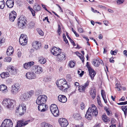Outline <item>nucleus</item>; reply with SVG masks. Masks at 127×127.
Wrapping results in <instances>:
<instances>
[{
	"mask_svg": "<svg viewBox=\"0 0 127 127\" xmlns=\"http://www.w3.org/2000/svg\"><path fill=\"white\" fill-rule=\"evenodd\" d=\"M92 107L89 108L85 115V118L88 120H91L92 119L93 116H96L98 114L97 108L94 104L91 105Z\"/></svg>",
	"mask_w": 127,
	"mask_h": 127,
	"instance_id": "obj_1",
	"label": "nucleus"
},
{
	"mask_svg": "<svg viewBox=\"0 0 127 127\" xmlns=\"http://www.w3.org/2000/svg\"><path fill=\"white\" fill-rule=\"evenodd\" d=\"M57 86L60 90L65 92L68 88V85L64 79H62L56 83Z\"/></svg>",
	"mask_w": 127,
	"mask_h": 127,
	"instance_id": "obj_2",
	"label": "nucleus"
},
{
	"mask_svg": "<svg viewBox=\"0 0 127 127\" xmlns=\"http://www.w3.org/2000/svg\"><path fill=\"white\" fill-rule=\"evenodd\" d=\"M15 101L14 100L10 99H4L2 101L3 105L7 108L11 109L14 106Z\"/></svg>",
	"mask_w": 127,
	"mask_h": 127,
	"instance_id": "obj_3",
	"label": "nucleus"
},
{
	"mask_svg": "<svg viewBox=\"0 0 127 127\" xmlns=\"http://www.w3.org/2000/svg\"><path fill=\"white\" fill-rule=\"evenodd\" d=\"M47 100V96L45 95H39L36 100V103L37 104H45Z\"/></svg>",
	"mask_w": 127,
	"mask_h": 127,
	"instance_id": "obj_4",
	"label": "nucleus"
},
{
	"mask_svg": "<svg viewBox=\"0 0 127 127\" xmlns=\"http://www.w3.org/2000/svg\"><path fill=\"white\" fill-rule=\"evenodd\" d=\"M26 106L24 104L19 105L18 108H17L16 112L18 113L20 115H22L25 112L26 110Z\"/></svg>",
	"mask_w": 127,
	"mask_h": 127,
	"instance_id": "obj_5",
	"label": "nucleus"
},
{
	"mask_svg": "<svg viewBox=\"0 0 127 127\" xmlns=\"http://www.w3.org/2000/svg\"><path fill=\"white\" fill-rule=\"evenodd\" d=\"M20 44L23 46L27 44L28 42V38L25 34H22L19 39Z\"/></svg>",
	"mask_w": 127,
	"mask_h": 127,
	"instance_id": "obj_6",
	"label": "nucleus"
},
{
	"mask_svg": "<svg viewBox=\"0 0 127 127\" xmlns=\"http://www.w3.org/2000/svg\"><path fill=\"white\" fill-rule=\"evenodd\" d=\"M20 88V85L18 83H16L12 86L11 93L14 95L16 94L19 91Z\"/></svg>",
	"mask_w": 127,
	"mask_h": 127,
	"instance_id": "obj_7",
	"label": "nucleus"
},
{
	"mask_svg": "<svg viewBox=\"0 0 127 127\" xmlns=\"http://www.w3.org/2000/svg\"><path fill=\"white\" fill-rule=\"evenodd\" d=\"M13 123L9 119H5L2 122L0 127H12Z\"/></svg>",
	"mask_w": 127,
	"mask_h": 127,
	"instance_id": "obj_8",
	"label": "nucleus"
},
{
	"mask_svg": "<svg viewBox=\"0 0 127 127\" xmlns=\"http://www.w3.org/2000/svg\"><path fill=\"white\" fill-rule=\"evenodd\" d=\"M32 69V71L36 74H39L43 71L42 68L38 65L33 66Z\"/></svg>",
	"mask_w": 127,
	"mask_h": 127,
	"instance_id": "obj_9",
	"label": "nucleus"
},
{
	"mask_svg": "<svg viewBox=\"0 0 127 127\" xmlns=\"http://www.w3.org/2000/svg\"><path fill=\"white\" fill-rule=\"evenodd\" d=\"M26 20L24 19H21L20 18L18 23V27L22 29L26 27Z\"/></svg>",
	"mask_w": 127,
	"mask_h": 127,
	"instance_id": "obj_10",
	"label": "nucleus"
},
{
	"mask_svg": "<svg viewBox=\"0 0 127 127\" xmlns=\"http://www.w3.org/2000/svg\"><path fill=\"white\" fill-rule=\"evenodd\" d=\"M62 50L59 47L57 48L55 47H54L52 49L51 52L54 55L57 56L60 53L62 52Z\"/></svg>",
	"mask_w": 127,
	"mask_h": 127,
	"instance_id": "obj_11",
	"label": "nucleus"
},
{
	"mask_svg": "<svg viewBox=\"0 0 127 127\" xmlns=\"http://www.w3.org/2000/svg\"><path fill=\"white\" fill-rule=\"evenodd\" d=\"M59 122L61 126L63 127H66L68 124L66 119L62 118L59 119Z\"/></svg>",
	"mask_w": 127,
	"mask_h": 127,
	"instance_id": "obj_12",
	"label": "nucleus"
},
{
	"mask_svg": "<svg viewBox=\"0 0 127 127\" xmlns=\"http://www.w3.org/2000/svg\"><path fill=\"white\" fill-rule=\"evenodd\" d=\"M26 76L27 79H31L35 78L36 77V75L32 69L31 71L28 72L26 74Z\"/></svg>",
	"mask_w": 127,
	"mask_h": 127,
	"instance_id": "obj_13",
	"label": "nucleus"
},
{
	"mask_svg": "<svg viewBox=\"0 0 127 127\" xmlns=\"http://www.w3.org/2000/svg\"><path fill=\"white\" fill-rule=\"evenodd\" d=\"M7 69L10 73L12 75H15L17 73V70L12 66L9 65L8 66Z\"/></svg>",
	"mask_w": 127,
	"mask_h": 127,
	"instance_id": "obj_14",
	"label": "nucleus"
},
{
	"mask_svg": "<svg viewBox=\"0 0 127 127\" xmlns=\"http://www.w3.org/2000/svg\"><path fill=\"white\" fill-rule=\"evenodd\" d=\"M38 105H39L38 107L39 111L42 112L47 111V107L45 104Z\"/></svg>",
	"mask_w": 127,
	"mask_h": 127,
	"instance_id": "obj_15",
	"label": "nucleus"
},
{
	"mask_svg": "<svg viewBox=\"0 0 127 127\" xmlns=\"http://www.w3.org/2000/svg\"><path fill=\"white\" fill-rule=\"evenodd\" d=\"M28 94L26 93H24L21 95L20 97V99L22 101H27L29 98Z\"/></svg>",
	"mask_w": 127,
	"mask_h": 127,
	"instance_id": "obj_16",
	"label": "nucleus"
},
{
	"mask_svg": "<svg viewBox=\"0 0 127 127\" xmlns=\"http://www.w3.org/2000/svg\"><path fill=\"white\" fill-rule=\"evenodd\" d=\"M16 13L14 11H11L9 14V20L11 22L14 21L16 17Z\"/></svg>",
	"mask_w": 127,
	"mask_h": 127,
	"instance_id": "obj_17",
	"label": "nucleus"
},
{
	"mask_svg": "<svg viewBox=\"0 0 127 127\" xmlns=\"http://www.w3.org/2000/svg\"><path fill=\"white\" fill-rule=\"evenodd\" d=\"M93 64L96 67H98L100 64H101L102 61L99 58H98L97 59L93 60Z\"/></svg>",
	"mask_w": 127,
	"mask_h": 127,
	"instance_id": "obj_18",
	"label": "nucleus"
},
{
	"mask_svg": "<svg viewBox=\"0 0 127 127\" xmlns=\"http://www.w3.org/2000/svg\"><path fill=\"white\" fill-rule=\"evenodd\" d=\"M89 84V82L87 81L84 85H81L79 87L78 89L79 91L81 92L85 91L86 89L88 88Z\"/></svg>",
	"mask_w": 127,
	"mask_h": 127,
	"instance_id": "obj_19",
	"label": "nucleus"
},
{
	"mask_svg": "<svg viewBox=\"0 0 127 127\" xmlns=\"http://www.w3.org/2000/svg\"><path fill=\"white\" fill-rule=\"evenodd\" d=\"M34 62H29L25 63L23 64L24 68L26 69H29L34 64Z\"/></svg>",
	"mask_w": 127,
	"mask_h": 127,
	"instance_id": "obj_20",
	"label": "nucleus"
},
{
	"mask_svg": "<svg viewBox=\"0 0 127 127\" xmlns=\"http://www.w3.org/2000/svg\"><path fill=\"white\" fill-rule=\"evenodd\" d=\"M58 98L59 101L65 103L67 101L66 97L64 95H60L58 96Z\"/></svg>",
	"mask_w": 127,
	"mask_h": 127,
	"instance_id": "obj_21",
	"label": "nucleus"
},
{
	"mask_svg": "<svg viewBox=\"0 0 127 127\" xmlns=\"http://www.w3.org/2000/svg\"><path fill=\"white\" fill-rule=\"evenodd\" d=\"M57 56L58 60L60 61L62 60H64L65 59V54L63 52H61Z\"/></svg>",
	"mask_w": 127,
	"mask_h": 127,
	"instance_id": "obj_22",
	"label": "nucleus"
},
{
	"mask_svg": "<svg viewBox=\"0 0 127 127\" xmlns=\"http://www.w3.org/2000/svg\"><path fill=\"white\" fill-rule=\"evenodd\" d=\"M88 71L89 72V75L91 79L92 80H93L94 79V77L96 74V72L92 68L89 69V70H88Z\"/></svg>",
	"mask_w": 127,
	"mask_h": 127,
	"instance_id": "obj_23",
	"label": "nucleus"
},
{
	"mask_svg": "<svg viewBox=\"0 0 127 127\" xmlns=\"http://www.w3.org/2000/svg\"><path fill=\"white\" fill-rule=\"evenodd\" d=\"M30 122V120H28L25 122L23 123L22 121H20L17 123V124L15 127H21L23 126L27 125Z\"/></svg>",
	"mask_w": 127,
	"mask_h": 127,
	"instance_id": "obj_24",
	"label": "nucleus"
},
{
	"mask_svg": "<svg viewBox=\"0 0 127 127\" xmlns=\"http://www.w3.org/2000/svg\"><path fill=\"white\" fill-rule=\"evenodd\" d=\"M32 46L34 48L37 50L39 49L41 45L38 41H36L32 43Z\"/></svg>",
	"mask_w": 127,
	"mask_h": 127,
	"instance_id": "obj_25",
	"label": "nucleus"
},
{
	"mask_svg": "<svg viewBox=\"0 0 127 127\" xmlns=\"http://www.w3.org/2000/svg\"><path fill=\"white\" fill-rule=\"evenodd\" d=\"M14 52V49L13 47L11 46H10L7 49L6 53L7 55L10 56L13 54Z\"/></svg>",
	"mask_w": 127,
	"mask_h": 127,
	"instance_id": "obj_26",
	"label": "nucleus"
},
{
	"mask_svg": "<svg viewBox=\"0 0 127 127\" xmlns=\"http://www.w3.org/2000/svg\"><path fill=\"white\" fill-rule=\"evenodd\" d=\"M6 4L8 7L11 8L13 6L14 4L13 0H8L6 2Z\"/></svg>",
	"mask_w": 127,
	"mask_h": 127,
	"instance_id": "obj_27",
	"label": "nucleus"
},
{
	"mask_svg": "<svg viewBox=\"0 0 127 127\" xmlns=\"http://www.w3.org/2000/svg\"><path fill=\"white\" fill-rule=\"evenodd\" d=\"M7 87L4 84H2L0 86V90L3 93H5L8 92Z\"/></svg>",
	"mask_w": 127,
	"mask_h": 127,
	"instance_id": "obj_28",
	"label": "nucleus"
},
{
	"mask_svg": "<svg viewBox=\"0 0 127 127\" xmlns=\"http://www.w3.org/2000/svg\"><path fill=\"white\" fill-rule=\"evenodd\" d=\"M95 90L94 88L92 89L90 91V95L93 99H94L95 97L96 94Z\"/></svg>",
	"mask_w": 127,
	"mask_h": 127,
	"instance_id": "obj_29",
	"label": "nucleus"
},
{
	"mask_svg": "<svg viewBox=\"0 0 127 127\" xmlns=\"http://www.w3.org/2000/svg\"><path fill=\"white\" fill-rule=\"evenodd\" d=\"M38 62L41 64H44L46 62V60L45 58L40 57L38 58Z\"/></svg>",
	"mask_w": 127,
	"mask_h": 127,
	"instance_id": "obj_30",
	"label": "nucleus"
},
{
	"mask_svg": "<svg viewBox=\"0 0 127 127\" xmlns=\"http://www.w3.org/2000/svg\"><path fill=\"white\" fill-rule=\"evenodd\" d=\"M101 94L105 103H106L107 102V101L106 99V95L105 94V92L103 90H101Z\"/></svg>",
	"mask_w": 127,
	"mask_h": 127,
	"instance_id": "obj_31",
	"label": "nucleus"
},
{
	"mask_svg": "<svg viewBox=\"0 0 127 127\" xmlns=\"http://www.w3.org/2000/svg\"><path fill=\"white\" fill-rule=\"evenodd\" d=\"M51 112L55 117H58L59 115V109L58 108H57L56 110L55 109Z\"/></svg>",
	"mask_w": 127,
	"mask_h": 127,
	"instance_id": "obj_32",
	"label": "nucleus"
},
{
	"mask_svg": "<svg viewBox=\"0 0 127 127\" xmlns=\"http://www.w3.org/2000/svg\"><path fill=\"white\" fill-rule=\"evenodd\" d=\"M9 76V74L8 72H3L0 74V76L2 78H6Z\"/></svg>",
	"mask_w": 127,
	"mask_h": 127,
	"instance_id": "obj_33",
	"label": "nucleus"
},
{
	"mask_svg": "<svg viewBox=\"0 0 127 127\" xmlns=\"http://www.w3.org/2000/svg\"><path fill=\"white\" fill-rule=\"evenodd\" d=\"M121 108L124 111L125 115L126 116L127 115V105L122 106Z\"/></svg>",
	"mask_w": 127,
	"mask_h": 127,
	"instance_id": "obj_34",
	"label": "nucleus"
},
{
	"mask_svg": "<svg viewBox=\"0 0 127 127\" xmlns=\"http://www.w3.org/2000/svg\"><path fill=\"white\" fill-rule=\"evenodd\" d=\"M50 109L51 112L53 111V110L56 109L57 108H58L56 104H53L51 105L50 106Z\"/></svg>",
	"mask_w": 127,
	"mask_h": 127,
	"instance_id": "obj_35",
	"label": "nucleus"
},
{
	"mask_svg": "<svg viewBox=\"0 0 127 127\" xmlns=\"http://www.w3.org/2000/svg\"><path fill=\"white\" fill-rule=\"evenodd\" d=\"M5 5V3L3 0H0V8L3 9Z\"/></svg>",
	"mask_w": 127,
	"mask_h": 127,
	"instance_id": "obj_36",
	"label": "nucleus"
},
{
	"mask_svg": "<svg viewBox=\"0 0 127 127\" xmlns=\"http://www.w3.org/2000/svg\"><path fill=\"white\" fill-rule=\"evenodd\" d=\"M26 93L28 94V95L29 98L31 97L34 94V92L33 91L31 90L28 92Z\"/></svg>",
	"mask_w": 127,
	"mask_h": 127,
	"instance_id": "obj_37",
	"label": "nucleus"
},
{
	"mask_svg": "<svg viewBox=\"0 0 127 127\" xmlns=\"http://www.w3.org/2000/svg\"><path fill=\"white\" fill-rule=\"evenodd\" d=\"M102 117V120L105 122H107L108 120H109V118L105 115H103Z\"/></svg>",
	"mask_w": 127,
	"mask_h": 127,
	"instance_id": "obj_38",
	"label": "nucleus"
},
{
	"mask_svg": "<svg viewBox=\"0 0 127 127\" xmlns=\"http://www.w3.org/2000/svg\"><path fill=\"white\" fill-rule=\"evenodd\" d=\"M42 124V125L44 126V127H53L51 124L45 122L43 123Z\"/></svg>",
	"mask_w": 127,
	"mask_h": 127,
	"instance_id": "obj_39",
	"label": "nucleus"
},
{
	"mask_svg": "<svg viewBox=\"0 0 127 127\" xmlns=\"http://www.w3.org/2000/svg\"><path fill=\"white\" fill-rule=\"evenodd\" d=\"M75 64V62H73V61H71L69 62V66L70 68H72L74 66Z\"/></svg>",
	"mask_w": 127,
	"mask_h": 127,
	"instance_id": "obj_40",
	"label": "nucleus"
},
{
	"mask_svg": "<svg viewBox=\"0 0 127 127\" xmlns=\"http://www.w3.org/2000/svg\"><path fill=\"white\" fill-rule=\"evenodd\" d=\"M11 60V58L9 57H7L5 58L4 60V61L5 62H10Z\"/></svg>",
	"mask_w": 127,
	"mask_h": 127,
	"instance_id": "obj_41",
	"label": "nucleus"
},
{
	"mask_svg": "<svg viewBox=\"0 0 127 127\" xmlns=\"http://www.w3.org/2000/svg\"><path fill=\"white\" fill-rule=\"evenodd\" d=\"M33 8L36 11H38L40 10V7L39 5H35L34 6Z\"/></svg>",
	"mask_w": 127,
	"mask_h": 127,
	"instance_id": "obj_42",
	"label": "nucleus"
},
{
	"mask_svg": "<svg viewBox=\"0 0 127 127\" xmlns=\"http://www.w3.org/2000/svg\"><path fill=\"white\" fill-rule=\"evenodd\" d=\"M116 88L117 89V90L118 91H120L122 89V87L119 84H116Z\"/></svg>",
	"mask_w": 127,
	"mask_h": 127,
	"instance_id": "obj_43",
	"label": "nucleus"
},
{
	"mask_svg": "<svg viewBox=\"0 0 127 127\" xmlns=\"http://www.w3.org/2000/svg\"><path fill=\"white\" fill-rule=\"evenodd\" d=\"M28 9L31 12V13L32 14V15L33 16H34L35 15V11L32 8H31L29 6H28Z\"/></svg>",
	"mask_w": 127,
	"mask_h": 127,
	"instance_id": "obj_44",
	"label": "nucleus"
},
{
	"mask_svg": "<svg viewBox=\"0 0 127 127\" xmlns=\"http://www.w3.org/2000/svg\"><path fill=\"white\" fill-rule=\"evenodd\" d=\"M37 31L39 34L41 35L42 36L43 35L44 33L40 29H37Z\"/></svg>",
	"mask_w": 127,
	"mask_h": 127,
	"instance_id": "obj_45",
	"label": "nucleus"
},
{
	"mask_svg": "<svg viewBox=\"0 0 127 127\" xmlns=\"http://www.w3.org/2000/svg\"><path fill=\"white\" fill-rule=\"evenodd\" d=\"M18 51L17 53V56L19 58H21V55H22V53L21 52L20 50L19 49H18V50H17Z\"/></svg>",
	"mask_w": 127,
	"mask_h": 127,
	"instance_id": "obj_46",
	"label": "nucleus"
},
{
	"mask_svg": "<svg viewBox=\"0 0 127 127\" xmlns=\"http://www.w3.org/2000/svg\"><path fill=\"white\" fill-rule=\"evenodd\" d=\"M66 79L69 81H70L72 80L70 74H67L66 75Z\"/></svg>",
	"mask_w": 127,
	"mask_h": 127,
	"instance_id": "obj_47",
	"label": "nucleus"
},
{
	"mask_svg": "<svg viewBox=\"0 0 127 127\" xmlns=\"http://www.w3.org/2000/svg\"><path fill=\"white\" fill-rule=\"evenodd\" d=\"M124 0H117V4L119 5L122 4L124 1Z\"/></svg>",
	"mask_w": 127,
	"mask_h": 127,
	"instance_id": "obj_48",
	"label": "nucleus"
},
{
	"mask_svg": "<svg viewBox=\"0 0 127 127\" xmlns=\"http://www.w3.org/2000/svg\"><path fill=\"white\" fill-rule=\"evenodd\" d=\"M85 107V106L83 102H82L80 104L81 109L82 110H83L84 109Z\"/></svg>",
	"mask_w": 127,
	"mask_h": 127,
	"instance_id": "obj_49",
	"label": "nucleus"
},
{
	"mask_svg": "<svg viewBox=\"0 0 127 127\" xmlns=\"http://www.w3.org/2000/svg\"><path fill=\"white\" fill-rule=\"evenodd\" d=\"M97 102L98 104L100 106L102 107L103 106L102 105V104L101 102L99 99L97 98Z\"/></svg>",
	"mask_w": 127,
	"mask_h": 127,
	"instance_id": "obj_50",
	"label": "nucleus"
},
{
	"mask_svg": "<svg viewBox=\"0 0 127 127\" xmlns=\"http://www.w3.org/2000/svg\"><path fill=\"white\" fill-rule=\"evenodd\" d=\"M84 72L83 71H82V72L81 73L80 71L78 70V73L79 75L80 76H82L84 73Z\"/></svg>",
	"mask_w": 127,
	"mask_h": 127,
	"instance_id": "obj_51",
	"label": "nucleus"
},
{
	"mask_svg": "<svg viewBox=\"0 0 127 127\" xmlns=\"http://www.w3.org/2000/svg\"><path fill=\"white\" fill-rule=\"evenodd\" d=\"M127 104V101L125 102H122L119 103H118V104L119 105H125Z\"/></svg>",
	"mask_w": 127,
	"mask_h": 127,
	"instance_id": "obj_52",
	"label": "nucleus"
},
{
	"mask_svg": "<svg viewBox=\"0 0 127 127\" xmlns=\"http://www.w3.org/2000/svg\"><path fill=\"white\" fill-rule=\"evenodd\" d=\"M75 127H83V123H81L80 124L76 125Z\"/></svg>",
	"mask_w": 127,
	"mask_h": 127,
	"instance_id": "obj_53",
	"label": "nucleus"
},
{
	"mask_svg": "<svg viewBox=\"0 0 127 127\" xmlns=\"http://www.w3.org/2000/svg\"><path fill=\"white\" fill-rule=\"evenodd\" d=\"M80 58V59L82 61V63H84V57L82 56L81 54L80 55V57H79Z\"/></svg>",
	"mask_w": 127,
	"mask_h": 127,
	"instance_id": "obj_54",
	"label": "nucleus"
},
{
	"mask_svg": "<svg viewBox=\"0 0 127 127\" xmlns=\"http://www.w3.org/2000/svg\"><path fill=\"white\" fill-rule=\"evenodd\" d=\"M86 66L88 68V70H89V69H90L92 68L90 67V65L89 64L88 62H87V63Z\"/></svg>",
	"mask_w": 127,
	"mask_h": 127,
	"instance_id": "obj_55",
	"label": "nucleus"
},
{
	"mask_svg": "<svg viewBox=\"0 0 127 127\" xmlns=\"http://www.w3.org/2000/svg\"><path fill=\"white\" fill-rule=\"evenodd\" d=\"M105 110L106 112L107 113V114L108 115H109L110 114V111L108 109H106L105 108Z\"/></svg>",
	"mask_w": 127,
	"mask_h": 127,
	"instance_id": "obj_56",
	"label": "nucleus"
},
{
	"mask_svg": "<svg viewBox=\"0 0 127 127\" xmlns=\"http://www.w3.org/2000/svg\"><path fill=\"white\" fill-rule=\"evenodd\" d=\"M78 30L79 32H80V33H83L84 32L83 29L81 28H79L78 29Z\"/></svg>",
	"mask_w": 127,
	"mask_h": 127,
	"instance_id": "obj_57",
	"label": "nucleus"
},
{
	"mask_svg": "<svg viewBox=\"0 0 127 127\" xmlns=\"http://www.w3.org/2000/svg\"><path fill=\"white\" fill-rule=\"evenodd\" d=\"M117 52L115 51L111 50V53L112 55H115L116 54Z\"/></svg>",
	"mask_w": 127,
	"mask_h": 127,
	"instance_id": "obj_58",
	"label": "nucleus"
},
{
	"mask_svg": "<svg viewBox=\"0 0 127 127\" xmlns=\"http://www.w3.org/2000/svg\"><path fill=\"white\" fill-rule=\"evenodd\" d=\"M113 57H111L109 61L110 63H114V60H113Z\"/></svg>",
	"mask_w": 127,
	"mask_h": 127,
	"instance_id": "obj_59",
	"label": "nucleus"
},
{
	"mask_svg": "<svg viewBox=\"0 0 127 127\" xmlns=\"http://www.w3.org/2000/svg\"><path fill=\"white\" fill-rule=\"evenodd\" d=\"M69 40L72 43V44L74 46H76L75 44V43L71 39H70Z\"/></svg>",
	"mask_w": 127,
	"mask_h": 127,
	"instance_id": "obj_60",
	"label": "nucleus"
},
{
	"mask_svg": "<svg viewBox=\"0 0 127 127\" xmlns=\"http://www.w3.org/2000/svg\"><path fill=\"white\" fill-rule=\"evenodd\" d=\"M104 24L106 26H108V22L107 20H105L103 21Z\"/></svg>",
	"mask_w": 127,
	"mask_h": 127,
	"instance_id": "obj_61",
	"label": "nucleus"
},
{
	"mask_svg": "<svg viewBox=\"0 0 127 127\" xmlns=\"http://www.w3.org/2000/svg\"><path fill=\"white\" fill-rule=\"evenodd\" d=\"M28 2L30 4H32L33 2V0H27Z\"/></svg>",
	"mask_w": 127,
	"mask_h": 127,
	"instance_id": "obj_62",
	"label": "nucleus"
},
{
	"mask_svg": "<svg viewBox=\"0 0 127 127\" xmlns=\"http://www.w3.org/2000/svg\"><path fill=\"white\" fill-rule=\"evenodd\" d=\"M123 52L124 55L126 57H127V51L125 50Z\"/></svg>",
	"mask_w": 127,
	"mask_h": 127,
	"instance_id": "obj_63",
	"label": "nucleus"
},
{
	"mask_svg": "<svg viewBox=\"0 0 127 127\" xmlns=\"http://www.w3.org/2000/svg\"><path fill=\"white\" fill-rule=\"evenodd\" d=\"M116 121V120L115 119H112L111 120V123L112 124H113L115 123Z\"/></svg>",
	"mask_w": 127,
	"mask_h": 127,
	"instance_id": "obj_64",
	"label": "nucleus"
}]
</instances>
